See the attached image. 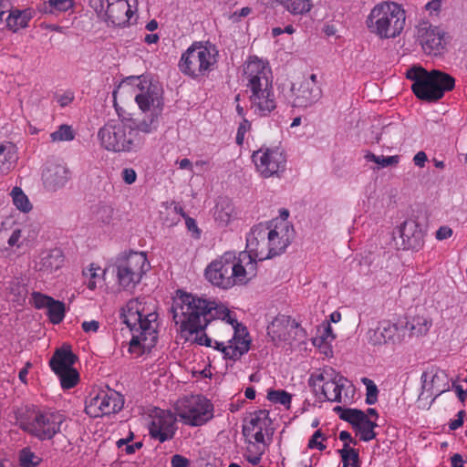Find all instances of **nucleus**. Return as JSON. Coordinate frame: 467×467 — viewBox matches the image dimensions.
Returning <instances> with one entry per match:
<instances>
[{
	"label": "nucleus",
	"instance_id": "4468645a",
	"mask_svg": "<svg viewBox=\"0 0 467 467\" xmlns=\"http://www.w3.org/2000/svg\"><path fill=\"white\" fill-rule=\"evenodd\" d=\"M368 339L373 346L401 344L406 339V327L403 322L382 320L375 329L368 331Z\"/></svg>",
	"mask_w": 467,
	"mask_h": 467
},
{
	"label": "nucleus",
	"instance_id": "f03ea898",
	"mask_svg": "<svg viewBox=\"0 0 467 467\" xmlns=\"http://www.w3.org/2000/svg\"><path fill=\"white\" fill-rule=\"evenodd\" d=\"M138 89L135 101L144 114L137 123L131 119H117L109 120L99 129L98 137L101 146L110 151H130L140 145L138 132L150 133L157 129L158 118L163 109V99L161 89L146 78L136 77L131 78Z\"/></svg>",
	"mask_w": 467,
	"mask_h": 467
},
{
	"label": "nucleus",
	"instance_id": "4be33fe9",
	"mask_svg": "<svg viewBox=\"0 0 467 467\" xmlns=\"http://www.w3.org/2000/svg\"><path fill=\"white\" fill-rule=\"evenodd\" d=\"M322 97V89L319 85L310 83L294 84L291 88V100L293 107L307 108L317 102Z\"/></svg>",
	"mask_w": 467,
	"mask_h": 467
},
{
	"label": "nucleus",
	"instance_id": "412c9836",
	"mask_svg": "<svg viewBox=\"0 0 467 467\" xmlns=\"http://www.w3.org/2000/svg\"><path fill=\"white\" fill-rule=\"evenodd\" d=\"M267 330L275 344L282 342L290 344L300 332L298 324L287 316L275 317Z\"/></svg>",
	"mask_w": 467,
	"mask_h": 467
},
{
	"label": "nucleus",
	"instance_id": "58836bf2",
	"mask_svg": "<svg viewBox=\"0 0 467 467\" xmlns=\"http://www.w3.org/2000/svg\"><path fill=\"white\" fill-rule=\"evenodd\" d=\"M267 399L274 403L282 404L286 409H290L292 395L285 390H269Z\"/></svg>",
	"mask_w": 467,
	"mask_h": 467
},
{
	"label": "nucleus",
	"instance_id": "bb28decb",
	"mask_svg": "<svg viewBox=\"0 0 467 467\" xmlns=\"http://www.w3.org/2000/svg\"><path fill=\"white\" fill-rule=\"evenodd\" d=\"M105 15L112 25L121 26L129 23L131 10L129 0H120L107 5Z\"/></svg>",
	"mask_w": 467,
	"mask_h": 467
},
{
	"label": "nucleus",
	"instance_id": "79ce46f5",
	"mask_svg": "<svg viewBox=\"0 0 467 467\" xmlns=\"http://www.w3.org/2000/svg\"><path fill=\"white\" fill-rule=\"evenodd\" d=\"M19 461L22 467H36L41 460L29 449L25 448L20 452Z\"/></svg>",
	"mask_w": 467,
	"mask_h": 467
},
{
	"label": "nucleus",
	"instance_id": "c756f323",
	"mask_svg": "<svg viewBox=\"0 0 467 467\" xmlns=\"http://www.w3.org/2000/svg\"><path fill=\"white\" fill-rule=\"evenodd\" d=\"M64 265V255L61 250L53 249L43 253L39 262L36 264V269L44 275H50L60 269Z\"/></svg>",
	"mask_w": 467,
	"mask_h": 467
},
{
	"label": "nucleus",
	"instance_id": "c9c22d12",
	"mask_svg": "<svg viewBox=\"0 0 467 467\" xmlns=\"http://www.w3.org/2000/svg\"><path fill=\"white\" fill-rule=\"evenodd\" d=\"M364 158L367 161L375 162L378 165V169L397 166L400 162V156L398 155L385 157L383 155L377 156L372 152H368Z\"/></svg>",
	"mask_w": 467,
	"mask_h": 467
},
{
	"label": "nucleus",
	"instance_id": "7c9ffc66",
	"mask_svg": "<svg viewBox=\"0 0 467 467\" xmlns=\"http://www.w3.org/2000/svg\"><path fill=\"white\" fill-rule=\"evenodd\" d=\"M246 441V450L244 457L253 465H257L265 453L267 443L265 441H256L254 439H251Z\"/></svg>",
	"mask_w": 467,
	"mask_h": 467
},
{
	"label": "nucleus",
	"instance_id": "9d476101",
	"mask_svg": "<svg viewBox=\"0 0 467 467\" xmlns=\"http://www.w3.org/2000/svg\"><path fill=\"white\" fill-rule=\"evenodd\" d=\"M119 285L124 289H132L147 272L149 263L145 254L131 252L119 255L115 262Z\"/></svg>",
	"mask_w": 467,
	"mask_h": 467
},
{
	"label": "nucleus",
	"instance_id": "2eb2a0df",
	"mask_svg": "<svg viewBox=\"0 0 467 467\" xmlns=\"http://www.w3.org/2000/svg\"><path fill=\"white\" fill-rule=\"evenodd\" d=\"M253 161L265 178L277 174L285 168V157L278 149H260L253 153Z\"/></svg>",
	"mask_w": 467,
	"mask_h": 467
},
{
	"label": "nucleus",
	"instance_id": "864d4df0",
	"mask_svg": "<svg viewBox=\"0 0 467 467\" xmlns=\"http://www.w3.org/2000/svg\"><path fill=\"white\" fill-rule=\"evenodd\" d=\"M89 3L98 14H102L106 11L108 0H89Z\"/></svg>",
	"mask_w": 467,
	"mask_h": 467
},
{
	"label": "nucleus",
	"instance_id": "69168bd1",
	"mask_svg": "<svg viewBox=\"0 0 467 467\" xmlns=\"http://www.w3.org/2000/svg\"><path fill=\"white\" fill-rule=\"evenodd\" d=\"M251 129V123L247 119H244L238 128V131L244 133Z\"/></svg>",
	"mask_w": 467,
	"mask_h": 467
},
{
	"label": "nucleus",
	"instance_id": "a211bd4d",
	"mask_svg": "<svg viewBox=\"0 0 467 467\" xmlns=\"http://www.w3.org/2000/svg\"><path fill=\"white\" fill-rule=\"evenodd\" d=\"M334 410L340 412V419L349 422L360 433L362 441H368L376 437L374 428L377 427V423L371 421L364 411L357 409H343L339 406Z\"/></svg>",
	"mask_w": 467,
	"mask_h": 467
},
{
	"label": "nucleus",
	"instance_id": "393cba45",
	"mask_svg": "<svg viewBox=\"0 0 467 467\" xmlns=\"http://www.w3.org/2000/svg\"><path fill=\"white\" fill-rule=\"evenodd\" d=\"M70 171L63 164L49 163L43 171V182L47 189L57 191L66 185L69 180Z\"/></svg>",
	"mask_w": 467,
	"mask_h": 467
},
{
	"label": "nucleus",
	"instance_id": "1a4fd4ad",
	"mask_svg": "<svg viewBox=\"0 0 467 467\" xmlns=\"http://www.w3.org/2000/svg\"><path fill=\"white\" fill-rule=\"evenodd\" d=\"M174 410L181 420L191 426H202L213 417V404L201 395L178 400Z\"/></svg>",
	"mask_w": 467,
	"mask_h": 467
},
{
	"label": "nucleus",
	"instance_id": "dca6fc26",
	"mask_svg": "<svg viewBox=\"0 0 467 467\" xmlns=\"http://www.w3.org/2000/svg\"><path fill=\"white\" fill-rule=\"evenodd\" d=\"M268 225L260 223L254 226L246 238V247L248 254L256 263L259 261L271 258L270 237L267 234Z\"/></svg>",
	"mask_w": 467,
	"mask_h": 467
},
{
	"label": "nucleus",
	"instance_id": "f8f14e48",
	"mask_svg": "<svg viewBox=\"0 0 467 467\" xmlns=\"http://www.w3.org/2000/svg\"><path fill=\"white\" fill-rule=\"evenodd\" d=\"M308 382L316 392L317 389L320 390L319 394L317 393L320 400L341 403L342 390L348 381L334 369L328 368L320 373L312 374Z\"/></svg>",
	"mask_w": 467,
	"mask_h": 467
},
{
	"label": "nucleus",
	"instance_id": "ea45409f",
	"mask_svg": "<svg viewBox=\"0 0 467 467\" xmlns=\"http://www.w3.org/2000/svg\"><path fill=\"white\" fill-rule=\"evenodd\" d=\"M50 137L52 141H69L75 138V134L70 126L63 124L57 130L52 132Z\"/></svg>",
	"mask_w": 467,
	"mask_h": 467
},
{
	"label": "nucleus",
	"instance_id": "72a5a7b5",
	"mask_svg": "<svg viewBox=\"0 0 467 467\" xmlns=\"http://www.w3.org/2000/svg\"><path fill=\"white\" fill-rule=\"evenodd\" d=\"M16 146L12 142L0 143V170H9L16 161Z\"/></svg>",
	"mask_w": 467,
	"mask_h": 467
},
{
	"label": "nucleus",
	"instance_id": "6e6552de",
	"mask_svg": "<svg viewBox=\"0 0 467 467\" xmlns=\"http://www.w3.org/2000/svg\"><path fill=\"white\" fill-rule=\"evenodd\" d=\"M216 62V54L213 48L204 46L201 42H194L182 55L179 68L184 75L199 78L213 71Z\"/></svg>",
	"mask_w": 467,
	"mask_h": 467
},
{
	"label": "nucleus",
	"instance_id": "0e129e2a",
	"mask_svg": "<svg viewBox=\"0 0 467 467\" xmlns=\"http://www.w3.org/2000/svg\"><path fill=\"white\" fill-rule=\"evenodd\" d=\"M142 446V443L141 442H135L133 444H130V445H127L125 447V451L128 453V454H132L136 451V450H139L140 448H141Z\"/></svg>",
	"mask_w": 467,
	"mask_h": 467
},
{
	"label": "nucleus",
	"instance_id": "13d9d810",
	"mask_svg": "<svg viewBox=\"0 0 467 467\" xmlns=\"http://www.w3.org/2000/svg\"><path fill=\"white\" fill-rule=\"evenodd\" d=\"M464 410H461L458 412V418L456 420H453L450 422L449 427L451 430L454 431L460 428L463 424V416H464Z\"/></svg>",
	"mask_w": 467,
	"mask_h": 467
},
{
	"label": "nucleus",
	"instance_id": "680f3d73",
	"mask_svg": "<svg viewBox=\"0 0 467 467\" xmlns=\"http://www.w3.org/2000/svg\"><path fill=\"white\" fill-rule=\"evenodd\" d=\"M197 342L200 345H205L214 348V340L208 337L206 335H202L197 338Z\"/></svg>",
	"mask_w": 467,
	"mask_h": 467
},
{
	"label": "nucleus",
	"instance_id": "f704fd0d",
	"mask_svg": "<svg viewBox=\"0 0 467 467\" xmlns=\"http://www.w3.org/2000/svg\"><path fill=\"white\" fill-rule=\"evenodd\" d=\"M11 196L15 206L23 213H28L32 210V204L27 196L19 187L13 188Z\"/></svg>",
	"mask_w": 467,
	"mask_h": 467
},
{
	"label": "nucleus",
	"instance_id": "e2e57ef3",
	"mask_svg": "<svg viewBox=\"0 0 467 467\" xmlns=\"http://www.w3.org/2000/svg\"><path fill=\"white\" fill-rule=\"evenodd\" d=\"M10 3L8 0H0V22L3 21V16L9 12Z\"/></svg>",
	"mask_w": 467,
	"mask_h": 467
},
{
	"label": "nucleus",
	"instance_id": "6ab92c4d",
	"mask_svg": "<svg viewBox=\"0 0 467 467\" xmlns=\"http://www.w3.org/2000/svg\"><path fill=\"white\" fill-rule=\"evenodd\" d=\"M271 424L269 412L265 410L254 411L249 415L243 425V434L245 441L254 439L256 441L265 440V432L268 433V428Z\"/></svg>",
	"mask_w": 467,
	"mask_h": 467
},
{
	"label": "nucleus",
	"instance_id": "423d86ee",
	"mask_svg": "<svg viewBox=\"0 0 467 467\" xmlns=\"http://www.w3.org/2000/svg\"><path fill=\"white\" fill-rule=\"evenodd\" d=\"M405 23L404 9L394 2H382L376 5L366 20L369 32L381 39L395 38L400 36Z\"/></svg>",
	"mask_w": 467,
	"mask_h": 467
},
{
	"label": "nucleus",
	"instance_id": "0eeeda50",
	"mask_svg": "<svg viewBox=\"0 0 467 467\" xmlns=\"http://www.w3.org/2000/svg\"><path fill=\"white\" fill-rule=\"evenodd\" d=\"M152 320H155V315L149 314L143 317L137 300H131L127 304L123 321L133 332L129 348L130 353L140 356L145 349L154 345L156 331Z\"/></svg>",
	"mask_w": 467,
	"mask_h": 467
},
{
	"label": "nucleus",
	"instance_id": "39448f33",
	"mask_svg": "<svg viewBox=\"0 0 467 467\" xmlns=\"http://www.w3.org/2000/svg\"><path fill=\"white\" fill-rule=\"evenodd\" d=\"M406 77L413 80L411 89L415 96L428 102L437 101L455 86V79L451 75L436 69L429 72L421 67H410Z\"/></svg>",
	"mask_w": 467,
	"mask_h": 467
},
{
	"label": "nucleus",
	"instance_id": "a18cd8bd",
	"mask_svg": "<svg viewBox=\"0 0 467 467\" xmlns=\"http://www.w3.org/2000/svg\"><path fill=\"white\" fill-rule=\"evenodd\" d=\"M52 297L46 296L44 294H41L39 292H34L32 293V300L35 307L41 309V308H47L50 302H52Z\"/></svg>",
	"mask_w": 467,
	"mask_h": 467
},
{
	"label": "nucleus",
	"instance_id": "9b49d317",
	"mask_svg": "<svg viewBox=\"0 0 467 467\" xmlns=\"http://www.w3.org/2000/svg\"><path fill=\"white\" fill-rule=\"evenodd\" d=\"M64 417L60 413L33 411L19 421L22 430L41 440H51L60 432Z\"/></svg>",
	"mask_w": 467,
	"mask_h": 467
},
{
	"label": "nucleus",
	"instance_id": "8fccbe9b",
	"mask_svg": "<svg viewBox=\"0 0 467 467\" xmlns=\"http://www.w3.org/2000/svg\"><path fill=\"white\" fill-rule=\"evenodd\" d=\"M74 99V94L71 91H67L61 95L57 96V101L61 107H66L70 104Z\"/></svg>",
	"mask_w": 467,
	"mask_h": 467
},
{
	"label": "nucleus",
	"instance_id": "20e7f679",
	"mask_svg": "<svg viewBox=\"0 0 467 467\" xmlns=\"http://www.w3.org/2000/svg\"><path fill=\"white\" fill-rule=\"evenodd\" d=\"M246 92H249L251 109L265 116L276 108L273 88V77L267 63L257 57H250L244 68Z\"/></svg>",
	"mask_w": 467,
	"mask_h": 467
},
{
	"label": "nucleus",
	"instance_id": "4d7b16f0",
	"mask_svg": "<svg viewBox=\"0 0 467 467\" xmlns=\"http://www.w3.org/2000/svg\"><path fill=\"white\" fill-rule=\"evenodd\" d=\"M99 327V323L96 320L85 321L82 323V329L86 333L97 332Z\"/></svg>",
	"mask_w": 467,
	"mask_h": 467
},
{
	"label": "nucleus",
	"instance_id": "ddd939ff",
	"mask_svg": "<svg viewBox=\"0 0 467 467\" xmlns=\"http://www.w3.org/2000/svg\"><path fill=\"white\" fill-rule=\"evenodd\" d=\"M124 405L121 394L113 390H100L87 402L85 410L90 417L109 415L119 411Z\"/></svg>",
	"mask_w": 467,
	"mask_h": 467
},
{
	"label": "nucleus",
	"instance_id": "aec40b11",
	"mask_svg": "<svg viewBox=\"0 0 467 467\" xmlns=\"http://www.w3.org/2000/svg\"><path fill=\"white\" fill-rule=\"evenodd\" d=\"M176 417L169 410H157L152 416L150 433L161 442L171 440L175 431Z\"/></svg>",
	"mask_w": 467,
	"mask_h": 467
},
{
	"label": "nucleus",
	"instance_id": "2f4dec72",
	"mask_svg": "<svg viewBox=\"0 0 467 467\" xmlns=\"http://www.w3.org/2000/svg\"><path fill=\"white\" fill-rule=\"evenodd\" d=\"M293 16H303L307 14L312 6V0H276Z\"/></svg>",
	"mask_w": 467,
	"mask_h": 467
},
{
	"label": "nucleus",
	"instance_id": "de8ad7c7",
	"mask_svg": "<svg viewBox=\"0 0 467 467\" xmlns=\"http://www.w3.org/2000/svg\"><path fill=\"white\" fill-rule=\"evenodd\" d=\"M51 7L57 11L65 12L73 6L72 0H48Z\"/></svg>",
	"mask_w": 467,
	"mask_h": 467
},
{
	"label": "nucleus",
	"instance_id": "5fc2aeb1",
	"mask_svg": "<svg viewBox=\"0 0 467 467\" xmlns=\"http://www.w3.org/2000/svg\"><path fill=\"white\" fill-rule=\"evenodd\" d=\"M322 437V433L320 431H317L311 440L308 442L309 448H317L318 450L322 451L325 449V445H323L321 442H319L317 440Z\"/></svg>",
	"mask_w": 467,
	"mask_h": 467
},
{
	"label": "nucleus",
	"instance_id": "c85d7f7f",
	"mask_svg": "<svg viewBox=\"0 0 467 467\" xmlns=\"http://www.w3.org/2000/svg\"><path fill=\"white\" fill-rule=\"evenodd\" d=\"M403 326L406 327V337H421L429 333L432 319L427 315H416L403 322Z\"/></svg>",
	"mask_w": 467,
	"mask_h": 467
},
{
	"label": "nucleus",
	"instance_id": "3c124183",
	"mask_svg": "<svg viewBox=\"0 0 467 467\" xmlns=\"http://www.w3.org/2000/svg\"><path fill=\"white\" fill-rule=\"evenodd\" d=\"M171 467H189L190 462L185 457L175 454L171 457Z\"/></svg>",
	"mask_w": 467,
	"mask_h": 467
},
{
	"label": "nucleus",
	"instance_id": "7ed1b4c3",
	"mask_svg": "<svg viewBox=\"0 0 467 467\" xmlns=\"http://www.w3.org/2000/svg\"><path fill=\"white\" fill-rule=\"evenodd\" d=\"M256 273L257 263L245 251L226 252L206 267L205 277L213 285L228 289L247 284Z\"/></svg>",
	"mask_w": 467,
	"mask_h": 467
},
{
	"label": "nucleus",
	"instance_id": "473e14b6",
	"mask_svg": "<svg viewBox=\"0 0 467 467\" xmlns=\"http://www.w3.org/2000/svg\"><path fill=\"white\" fill-rule=\"evenodd\" d=\"M29 19L30 16L26 10L21 11L15 9L10 11L8 16L6 17V26L13 32H16L20 28L26 27Z\"/></svg>",
	"mask_w": 467,
	"mask_h": 467
},
{
	"label": "nucleus",
	"instance_id": "603ef678",
	"mask_svg": "<svg viewBox=\"0 0 467 467\" xmlns=\"http://www.w3.org/2000/svg\"><path fill=\"white\" fill-rule=\"evenodd\" d=\"M122 179L127 184H132L137 179V173L133 169L126 168L122 171Z\"/></svg>",
	"mask_w": 467,
	"mask_h": 467
},
{
	"label": "nucleus",
	"instance_id": "49530a36",
	"mask_svg": "<svg viewBox=\"0 0 467 467\" xmlns=\"http://www.w3.org/2000/svg\"><path fill=\"white\" fill-rule=\"evenodd\" d=\"M22 231L20 229H16L12 232V234L7 238V245L8 248H20L22 245ZM7 249V247L5 248Z\"/></svg>",
	"mask_w": 467,
	"mask_h": 467
},
{
	"label": "nucleus",
	"instance_id": "cd10ccee",
	"mask_svg": "<svg viewBox=\"0 0 467 467\" xmlns=\"http://www.w3.org/2000/svg\"><path fill=\"white\" fill-rule=\"evenodd\" d=\"M76 359V355L73 354L68 346L62 347L54 352L49 360V366L56 374H61V372L73 368Z\"/></svg>",
	"mask_w": 467,
	"mask_h": 467
},
{
	"label": "nucleus",
	"instance_id": "bf43d9fd",
	"mask_svg": "<svg viewBox=\"0 0 467 467\" xmlns=\"http://www.w3.org/2000/svg\"><path fill=\"white\" fill-rule=\"evenodd\" d=\"M414 164L418 167H424L425 162L427 161V155L424 151H419L415 154L413 158Z\"/></svg>",
	"mask_w": 467,
	"mask_h": 467
},
{
	"label": "nucleus",
	"instance_id": "5701e85b",
	"mask_svg": "<svg viewBox=\"0 0 467 467\" xmlns=\"http://www.w3.org/2000/svg\"><path fill=\"white\" fill-rule=\"evenodd\" d=\"M403 250H419L424 244V234L414 220H407L398 229Z\"/></svg>",
	"mask_w": 467,
	"mask_h": 467
},
{
	"label": "nucleus",
	"instance_id": "a878e982",
	"mask_svg": "<svg viewBox=\"0 0 467 467\" xmlns=\"http://www.w3.org/2000/svg\"><path fill=\"white\" fill-rule=\"evenodd\" d=\"M238 212L233 202L225 197H220L215 204L213 218L219 226H227L237 219Z\"/></svg>",
	"mask_w": 467,
	"mask_h": 467
},
{
	"label": "nucleus",
	"instance_id": "052dcab7",
	"mask_svg": "<svg viewBox=\"0 0 467 467\" xmlns=\"http://www.w3.org/2000/svg\"><path fill=\"white\" fill-rule=\"evenodd\" d=\"M451 467H464V460L459 453H455L451 457Z\"/></svg>",
	"mask_w": 467,
	"mask_h": 467
},
{
	"label": "nucleus",
	"instance_id": "e433bc0d",
	"mask_svg": "<svg viewBox=\"0 0 467 467\" xmlns=\"http://www.w3.org/2000/svg\"><path fill=\"white\" fill-rule=\"evenodd\" d=\"M47 316L53 324L60 323L65 317V305L63 302L52 299L47 306Z\"/></svg>",
	"mask_w": 467,
	"mask_h": 467
},
{
	"label": "nucleus",
	"instance_id": "6e6d98bb",
	"mask_svg": "<svg viewBox=\"0 0 467 467\" xmlns=\"http://www.w3.org/2000/svg\"><path fill=\"white\" fill-rule=\"evenodd\" d=\"M435 235L438 240H445L452 235V230L449 226H441Z\"/></svg>",
	"mask_w": 467,
	"mask_h": 467
},
{
	"label": "nucleus",
	"instance_id": "4c0bfd02",
	"mask_svg": "<svg viewBox=\"0 0 467 467\" xmlns=\"http://www.w3.org/2000/svg\"><path fill=\"white\" fill-rule=\"evenodd\" d=\"M60 379V384L62 389H69L77 385L78 382V371L71 368L68 370H65V372H61V374H57Z\"/></svg>",
	"mask_w": 467,
	"mask_h": 467
},
{
	"label": "nucleus",
	"instance_id": "c03bdc74",
	"mask_svg": "<svg viewBox=\"0 0 467 467\" xmlns=\"http://www.w3.org/2000/svg\"><path fill=\"white\" fill-rule=\"evenodd\" d=\"M113 207L107 204L99 205L96 212L97 219L103 223H109L113 219Z\"/></svg>",
	"mask_w": 467,
	"mask_h": 467
},
{
	"label": "nucleus",
	"instance_id": "774afa93",
	"mask_svg": "<svg viewBox=\"0 0 467 467\" xmlns=\"http://www.w3.org/2000/svg\"><path fill=\"white\" fill-rule=\"evenodd\" d=\"M181 169H190L192 170V164L189 159H182L179 162Z\"/></svg>",
	"mask_w": 467,
	"mask_h": 467
},
{
	"label": "nucleus",
	"instance_id": "338daca9",
	"mask_svg": "<svg viewBox=\"0 0 467 467\" xmlns=\"http://www.w3.org/2000/svg\"><path fill=\"white\" fill-rule=\"evenodd\" d=\"M144 41L147 44H154L159 41V36L157 34H148L146 35Z\"/></svg>",
	"mask_w": 467,
	"mask_h": 467
},
{
	"label": "nucleus",
	"instance_id": "a19ab883",
	"mask_svg": "<svg viewBox=\"0 0 467 467\" xmlns=\"http://www.w3.org/2000/svg\"><path fill=\"white\" fill-rule=\"evenodd\" d=\"M339 453L341 455L344 467L348 466L349 460L352 461L351 467H359L358 453L356 450L349 448L348 443L344 444V447L339 451Z\"/></svg>",
	"mask_w": 467,
	"mask_h": 467
},
{
	"label": "nucleus",
	"instance_id": "09e8293b",
	"mask_svg": "<svg viewBox=\"0 0 467 467\" xmlns=\"http://www.w3.org/2000/svg\"><path fill=\"white\" fill-rule=\"evenodd\" d=\"M252 13V9L248 6L243 7L240 11H235L230 16L233 23H238L243 17L248 16Z\"/></svg>",
	"mask_w": 467,
	"mask_h": 467
},
{
	"label": "nucleus",
	"instance_id": "f3484780",
	"mask_svg": "<svg viewBox=\"0 0 467 467\" xmlns=\"http://www.w3.org/2000/svg\"><path fill=\"white\" fill-rule=\"evenodd\" d=\"M444 33L438 26L421 22L416 26V39L428 55H438L444 47Z\"/></svg>",
	"mask_w": 467,
	"mask_h": 467
},
{
	"label": "nucleus",
	"instance_id": "b1692460",
	"mask_svg": "<svg viewBox=\"0 0 467 467\" xmlns=\"http://www.w3.org/2000/svg\"><path fill=\"white\" fill-rule=\"evenodd\" d=\"M267 234L270 237L271 257L284 253L293 238V229L286 222H280L274 227L268 225Z\"/></svg>",
	"mask_w": 467,
	"mask_h": 467
},
{
	"label": "nucleus",
	"instance_id": "37998d69",
	"mask_svg": "<svg viewBox=\"0 0 467 467\" xmlns=\"http://www.w3.org/2000/svg\"><path fill=\"white\" fill-rule=\"evenodd\" d=\"M361 382L366 386L367 394H366V403L372 405L375 404L378 400V388L373 380L368 378H362Z\"/></svg>",
	"mask_w": 467,
	"mask_h": 467
},
{
	"label": "nucleus",
	"instance_id": "f257e3e1",
	"mask_svg": "<svg viewBox=\"0 0 467 467\" xmlns=\"http://www.w3.org/2000/svg\"><path fill=\"white\" fill-rule=\"evenodd\" d=\"M171 311L173 320L185 339L203 330L211 319L216 318L221 319L222 333L214 339L215 349L230 359H237L249 350L251 339L246 328L231 316V311L224 306L184 294L174 300Z\"/></svg>",
	"mask_w": 467,
	"mask_h": 467
}]
</instances>
